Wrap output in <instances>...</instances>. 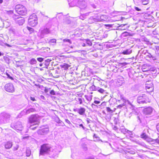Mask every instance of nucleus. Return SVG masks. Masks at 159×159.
<instances>
[{
  "label": "nucleus",
  "instance_id": "nucleus-1",
  "mask_svg": "<svg viewBox=\"0 0 159 159\" xmlns=\"http://www.w3.org/2000/svg\"><path fill=\"white\" fill-rule=\"evenodd\" d=\"M77 2L81 11L83 12V11L87 8L86 2L84 0H79L78 1L77 0H74L70 3V7L75 6Z\"/></svg>",
  "mask_w": 159,
  "mask_h": 159
},
{
  "label": "nucleus",
  "instance_id": "nucleus-2",
  "mask_svg": "<svg viewBox=\"0 0 159 159\" xmlns=\"http://www.w3.org/2000/svg\"><path fill=\"white\" fill-rule=\"evenodd\" d=\"M28 123L32 125H38L40 123L39 116L36 114L31 115L28 118Z\"/></svg>",
  "mask_w": 159,
  "mask_h": 159
},
{
  "label": "nucleus",
  "instance_id": "nucleus-3",
  "mask_svg": "<svg viewBox=\"0 0 159 159\" xmlns=\"http://www.w3.org/2000/svg\"><path fill=\"white\" fill-rule=\"evenodd\" d=\"M15 9L16 11L20 15L25 16L27 14V10L26 7L21 4L16 5Z\"/></svg>",
  "mask_w": 159,
  "mask_h": 159
},
{
  "label": "nucleus",
  "instance_id": "nucleus-4",
  "mask_svg": "<svg viewBox=\"0 0 159 159\" xmlns=\"http://www.w3.org/2000/svg\"><path fill=\"white\" fill-rule=\"evenodd\" d=\"M50 147L47 144H44L42 145L39 150V155H43L47 153L48 151H50Z\"/></svg>",
  "mask_w": 159,
  "mask_h": 159
},
{
  "label": "nucleus",
  "instance_id": "nucleus-5",
  "mask_svg": "<svg viewBox=\"0 0 159 159\" xmlns=\"http://www.w3.org/2000/svg\"><path fill=\"white\" fill-rule=\"evenodd\" d=\"M28 22L29 25L31 26L34 27L37 25L38 21L36 15H30L28 19Z\"/></svg>",
  "mask_w": 159,
  "mask_h": 159
},
{
  "label": "nucleus",
  "instance_id": "nucleus-6",
  "mask_svg": "<svg viewBox=\"0 0 159 159\" xmlns=\"http://www.w3.org/2000/svg\"><path fill=\"white\" fill-rule=\"evenodd\" d=\"M70 70H74L75 69H77V60L73 56H70Z\"/></svg>",
  "mask_w": 159,
  "mask_h": 159
},
{
  "label": "nucleus",
  "instance_id": "nucleus-7",
  "mask_svg": "<svg viewBox=\"0 0 159 159\" xmlns=\"http://www.w3.org/2000/svg\"><path fill=\"white\" fill-rule=\"evenodd\" d=\"M18 16L14 14L13 16V19L16 20V23L20 25H22L24 23L25 20L23 18L21 17H17Z\"/></svg>",
  "mask_w": 159,
  "mask_h": 159
},
{
  "label": "nucleus",
  "instance_id": "nucleus-8",
  "mask_svg": "<svg viewBox=\"0 0 159 159\" xmlns=\"http://www.w3.org/2000/svg\"><path fill=\"white\" fill-rule=\"evenodd\" d=\"M5 89L7 92L12 93L14 91V88L12 84L8 83L4 86Z\"/></svg>",
  "mask_w": 159,
  "mask_h": 159
},
{
  "label": "nucleus",
  "instance_id": "nucleus-9",
  "mask_svg": "<svg viewBox=\"0 0 159 159\" xmlns=\"http://www.w3.org/2000/svg\"><path fill=\"white\" fill-rule=\"evenodd\" d=\"M103 16H100L98 14H95L94 16H91L89 20H93V21L98 22L100 20V19H102Z\"/></svg>",
  "mask_w": 159,
  "mask_h": 159
},
{
  "label": "nucleus",
  "instance_id": "nucleus-10",
  "mask_svg": "<svg viewBox=\"0 0 159 159\" xmlns=\"http://www.w3.org/2000/svg\"><path fill=\"white\" fill-rule=\"evenodd\" d=\"M51 74L53 77L55 78L59 77L61 75V71L59 70V69L54 70L51 73Z\"/></svg>",
  "mask_w": 159,
  "mask_h": 159
},
{
  "label": "nucleus",
  "instance_id": "nucleus-11",
  "mask_svg": "<svg viewBox=\"0 0 159 159\" xmlns=\"http://www.w3.org/2000/svg\"><path fill=\"white\" fill-rule=\"evenodd\" d=\"M153 110L152 108L150 107L144 108L143 110V113L145 116H148L150 115L152 112Z\"/></svg>",
  "mask_w": 159,
  "mask_h": 159
},
{
  "label": "nucleus",
  "instance_id": "nucleus-12",
  "mask_svg": "<svg viewBox=\"0 0 159 159\" xmlns=\"http://www.w3.org/2000/svg\"><path fill=\"white\" fill-rule=\"evenodd\" d=\"M74 110L77 111L80 115H83L85 113V109L84 108L81 107L79 109H74Z\"/></svg>",
  "mask_w": 159,
  "mask_h": 159
},
{
  "label": "nucleus",
  "instance_id": "nucleus-13",
  "mask_svg": "<svg viewBox=\"0 0 159 159\" xmlns=\"http://www.w3.org/2000/svg\"><path fill=\"white\" fill-rule=\"evenodd\" d=\"M48 129L46 128H43L39 129L38 131L39 134L40 135L44 134L48 132Z\"/></svg>",
  "mask_w": 159,
  "mask_h": 159
},
{
  "label": "nucleus",
  "instance_id": "nucleus-14",
  "mask_svg": "<svg viewBox=\"0 0 159 159\" xmlns=\"http://www.w3.org/2000/svg\"><path fill=\"white\" fill-rule=\"evenodd\" d=\"M77 96L75 94H71L70 93V102L71 101H74L75 103H77Z\"/></svg>",
  "mask_w": 159,
  "mask_h": 159
},
{
  "label": "nucleus",
  "instance_id": "nucleus-15",
  "mask_svg": "<svg viewBox=\"0 0 159 159\" xmlns=\"http://www.w3.org/2000/svg\"><path fill=\"white\" fill-rule=\"evenodd\" d=\"M12 146V144L11 142L8 141L5 144V147L6 149H10Z\"/></svg>",
  "mask_w": 159,
  "mask_h": 159
},
{
  "label": "nucleus",
  "instance_id": "nucleus-16",
  "mask_svg": "<svg viewBox=\"0 0 159 159\" xmlns=\"http://www.w3.org/2000/svg\"><path fill=\"white\" fill-rule=\"evenodd\" d=\"M132 36V34L126 32L123 33H122L121 34V36L123 38L126 37Z\"/></svg>",
  "mask_w": 159,
  "mask_h": 159
},
{
  "label": "nucleus",
  "instance_id": "nucleus-17",
  "mask_svg": "<svg viewBox=\"0 0 159 159\" xmlns=\"http://www.w3.org/2000/svg\"><path fill=\"white\" fill-rule=\"evenodd\" d=\"M141 97H138L137 98V102L139 104H143L144 103H146L147 101V100H140Z\"/></svg>",
  "mask_w": 159,
  "mask_h": 159
},
{
  "label": "nucleus",
  "instance_id": "nucleus-18",
  "mask_svg": "<svg viewBox=\"0 0 159 159\" xmlns=\"http://www.w3.org/2000/svg\"><path fill=\"white\" fill-rule=\"evenodd\" d=\"M132 52V50L130 49H128L123 51L122 53L124 55H128L130 54Z\"/></svg>",
  "mask_w": 159,
  "mask_h": 159
},
{
  "label": "nucleus",
  "instance_id": "nucleus-19",
  "mask_svg": "<svg viewBox=\"0 0 159 159\" xmlns=\"http://www.w3.org/2000/svg\"><path fill=\"white\" fill-rule=\"evenodd\" d=\"M138 97H141L140 98H141L140 100H147L148 97L145 95V94H140V95Z\"/></svg>",
  "mask_w": 159,
  "mask_h": 159
},
{
  "label": "nucleus",
  "instance_id": "nucleus-20",
  "mask_svg": "<svg viewBox=\"0 0 159 159\" xmlns=\"http://www.w3.org/2000/svg\"><path fill=\"white\" fill-rule=\"evenodd\" d=\"M36 110L35 108H30L27 110L26 111V113L27 114H30L31 113L34 112Z\"/></svg>",
  "mask_w": 159,
  "mask_h": 159
},
{
  "label": "nucleus",
  "instance_id": "nucleus-21",
  "mask_svg": "<svg viewBox=\"0 0 159 159\" xmlns=\"http://www.w3.org/2000/svg\"><path fill=\"white\" fill-rule=\"evenodd\" d=\"M84 42L86 43L87 46H90L92 45V43L91 41L89 39H86L84 41Z\"/></svg>",
  "mask_w": 159,
  "mask_h": 159
},
{
  "label": "nucleus",
  "instance_id": "nucleus-22",
  "mask_svg": "<svg viewBox=\"0 0 159 159\" xmlns=\"http://www.w3.org/2000/svg\"><path fill=\"white\" fill-rule=\"evenodd\" d=\"M98 87L95 86L94 85H92L90 88L89 89L91 91L98 90Z\"/></svg>",
  "mask_w": 159,
  "mask_h": 159
},
{
  "label": "nucleus",
  "instance_id": "nucleus-23",
  "mask_svg": "<svg viewBox=\"0 0 159 159\" xmlns=\"http://www.w3.org/2000/svg\"><path fill=\"white\" fill-rule=\"evenodd\" d=\"M77 48V46L74 45L70 46V48H74V49L72 51H71L70 50V53L77 52V49H76Z\"/></svg>",
  "mask_w": 159,
  "mask_h": 159
},
{
  "label": "nucleus",
  "instance_id": "nucleus-24",
  "mask_svg": "<svg viewBox=\"0 0 159 159\" xmlns=\"http://www.w3.org/2000/svg\"><path fill=\"white\" fill-rule=\"evenodd\" d=\"M75 80V78L74 77L73 78H72V79L70 78V86H73V85H75V84H76V82H73L72 81L74 80Z\"/></svg>",
  "mask_w": 159,
  "mask_h": 159
},
{
  "label": "nucleus",
  "instance_id": "nucleus-25",
  "mask_svg": "<svg viewBox=\"0 0 159 159\" xmlns=\"http://www.w3.org/2000/svg\"><path fill=\"white\" fill-rule=\"evenodd\" d=\"M121 132L124 134L126 133L129 134H130V133H131V132L130 131L125 129H121Z\"/></svg>",
  "mask_w": 159,
  "mask_h": 159
},
{
  "label": "nucleus",
  "instance_id": "nucleus-26",
  "mask_svg": "<svg viewBox=\"0 0 159 159\" xmlns=\"http://www.w3.org/2000/svg\"><path fill=\"white\" fill-rule=\"evenodd\" d=\"M148 136L145 133H142L141 135V138L143 139L146 140Z\"/></svg>",
  "mask_w": 159,
  "mask_h": 159
},
{
  "label": "nucleus",
  "instance_id": "nucleus-27",
  "mask_svg": "<svg viewBox=\"0 0 159 159\" xmlns=\"http://www.w3.org/2000/svg\"><path fill=\"white\" fill-rule=\"evenodd\" d=\"M85 97L88 101H90L92 99V95H89V96L86 95L85 96Z\"/></svg>",
  "mask_w": 159,
  "mask_h": 159
},
{
  "label": "nucleus",
  "instance_id": "nucleus-28",
  "mask_svg": "<svg viewBox=\"0 0 159 159\" xmlns=\"http://www.w3.org/2000/svg\"><path fill=\"white\" fill-rule=\"evenodd\" d=\"M149 0H141L143 4L146 5L148 3Z\"/></svg>",
  "mask_w": 159,
  "mask_h": 159
},
{
  "label": "nucleus",
  "instance_id": "nucleus-29",
  "mask_svg": "<svg viewBox=\"0 0 159 159\" xmlns=\"http://www.w3.org/2000/svg\"><path fill=\"white\" fill-rule=\"evenodd\" d=\"M146 56L147 57H148L149 58H153L154 57L150 53H149L148 52L147 53H146Z\"/></svg>",
  "mask_w": 159,
  "mask_h": 159
},
{
  "label": "nucleus",
  "instance_id": "nucleus-30",
  "mask_svg": "<svg viewBox=\"0 0 159 159\" xmlns=\"http://www.w3.org/2000/svg\"><path fill=\"white\" fill-rule=\"evenodd\" d=\"M27 28L28 30L30 32V34L34 32V30L33 28L28 26L27 27Z\"/></svg>",
  "mask_w": 159,
  "mask_h": 159
},
{
  "label": "nucleus",
  "instance_id": "nucleus-31",
  "mask_svg": "<svg viewBox=\"0 0 159 159\" xmlns=\"http://www.w3.org/2000/svg\"><path fill=\"white\" fill-rule=\"evenodd\" d=\"M51 61V60L49 59H47L45 61V65L46 66H48L50 62Z\"/></svg>",
  "mask_w": 159,
  "mask_h": 159
},
{
  "label": "nucleus",
  "instance_id": "nucleus-32",
  "mask_svg": "<svg viewBox=\"0 0 159 159\" xmlns=\"http://www.w3.org/2000/svg\"><path fill=\"white\" fill-rule=\"evenodd\" d=\"M106 110L107 112L109 113H112L113 112V111L109 107H106Z\"/></svg>",
  "mask_w": 159,
  "mask_h": 159
},
{
  "label": "nucleus",
  "instance_id": "nucleus-33",
  "mask_svg": "<svg viewBox=\"0 0 159 159\" xmlns=\"http://www.w3.org/2000/svg\"><path fill=\"white\" fill-rule=\"evenodd\" d=\"M36 60L34 59L33 58L31 59L30 61V63L31 64H33L36 63Z\"/></svg>",
  "mask_w": 159,
  "mask_h": 159
},
{
  "label": "nucleus",
  "instance_id": "nucleus-34",
  "mask_svg": "<svg viewBox=\"0 0 159 159\" xmlns=\"http://www.w3.org/2000/svg\"><path fill=\"white\" fill-rule=\"evenodd\" d=\"M100 16H103V17L102 18V19H100V20L99 21H105V19H107V16L106 15H102V16L100 15Z\"/></svg>",
  "mask_w": 159,
  "mask_h": 159
},
{
  "label": "nucleus",
  "instance_id": "nucleus-35",
  "mask_svg": "<svg viewBox=\"0 0 159 159\" xmlns=\"http://www.w3.org/2000/svg\"><path fill=\"white\" fill-rule=\"evenodd\" d=\"M43 33L45 34H48L50 33V31L48 29L46 28L43 30Z\"/></svg>",
  "mask_w": 159,
  "mask_h": 159
},
{
  "label": "nucleus",
  "instance_id": "nucleus-36",
  "mask_svg": "<svg viewBox=\"0 0 159 159\" xmlns=\"http://www.w3.org/2000/svg\"><path fill=\"white\" fill-rule=\"evenodd\" d=\"M98 91L101 93H103L105 91L103 89L101 88L98 87Z\"/></svg>",
  "mask_w": 159,
  "mask_h": 159
},
{
  "label": "nucleus",
  "instance_id": "nucleus-37",
  "mask_svg": "<svg viewBox=\"0 0 159 159\" xmlns=\"http://www.w3.org/2000/svg\"><path fill=\"white\" fill-rule=\"evenodd\" d=\"M49 42L50 43H56V39H51Z\"/></svg>",
  "mask_w": 159,
  "mask_h": 159
},
{
  "label": "nucleus",
  "instance_id": "nucleus-38",
  "mask_svg": "<svg viewBox=\"0 0 159 159\" xmlns=\"http://www.w3.org/2000/svg\"><path fill=\"white\" fill-rule=\"evenodd\" d=\"M143 41L147 43V44H148L149 43H150V42L149 41L148 39L147 38H145L143 39Z\"/></svg>",
  "mask_w": 159,
  "mask_h": 159
},
{
  "label": "nucleus",
  "instance_id": "nucleus-39",
  "mask_svg": "<svg viewBox=\"0 0 159 159\" xmlns=\"http://www.w3.org/2000/svg\"><path fill=\"white\" fill-rule=\"evenodd\" d=\"M126 25L125 24H122L119 26L120 29V30H125V29L123 28V27L125 26Z\"/></svg>",
  "mask_w": 159,
  "mask_h": 159
},
{
  "label": "nucleus",
  "instance_id": "nucleus-40",
  "mask_svg": "<svg viewBox=\"0 0 159 159\" xmlns=\"http://www.w3.org/2000/svg\"><path fill=\"white\" fill-rule=\"evenodd\" d=\"M152 139L149 138L148 136L145 140L147 142L150 143L151 142L152 140Z\"/></svg>",
  "mask_w": 159,
  "mask_h": 159
},
{
  "label": "nucleus",
  "instance_id": "nucleus-41",
  "mask_svg": "<svg viewBox=\"0 0 159 159\" xmlns=\"http://www.w3.org/2000/svg\"><path fill=\"white\" fill-rule=\"evenodd\" d=\"M6 74L7 75V76L9 78V79L12 80H13V78L8 73L6 72Z\"/></svg>",
  "mask_w": 159,
  "mask_h": 159
},
{
  "label": "nucleus",
  "instance_id": "nucleus-42",
  "mask_svg": "<svg viewBox=\"0 0 159 159\" xmlns=\"http://www.w3.org/2000/svg\"><path fill=\"white\" fill-rule=\"evenodd\" d=\"M114 25H111V24H107L105 25L106 27H107L109 28H113L114 27Z\"/></svg>",
  "mask_w": 159,
  "mask_h": 159
},
{
  "label": "nucleus",
  "instance_id": "nucleus-43",
  "mask_svg": "<svg viewBox=\"0 0 159 159\" xmlns=\"http://www.w3.org/2000/svg\"><path fill=\"white\" fill-rule=\"evenodd\" d=\"M120 66H125L127 64V63L126 62H123L119 63Z\"/></svg>",
  "mask_w": 159,
  "mask_h": 159
},
{
  "label": "nucleus",
  "instance_id": "nucleus-44",
  "mask_svg": "<svg viewBox=\"0 0 159 159\" xmlns=\"http://www.w3.org/2000/svg\"><path fill=\"white\" fill-rule=\"evenodd\" d=\"M37 60L39 62H42L43 60V59L42 57H39L37 58Z\"/></svg>",
  "mask_w": 159,
  "mask_h": 159
},
{
  "label": "nucleus",
  "instance_id": "nucleus-45",
  "mask_svg": "<svg viewBox=\"0 0 159 159\" xmlns=\"http://www.w3.org/2000/svg\"><path fill=\"white\" fill-rule=\"evenodd\" d=\"M113 121L114 122V124L115 125H117V124L118 119L116 118V117H114Z\"/></svg>",
  "mask_w": 159,
  "mask_h": 159
},
{
  "label": "nucleus",
  "instance_id": "nucleus-46",
  "mask_svg": "<svg viewBox=\"0 0 159 159\" xmlns=\"http://www.w3.org/2000/svg\"><path fill=\"white\" fill-rule=\"evenodd\" d=\"M77 88L78 86H77L73 85L70 86V89H77Z\"/></svg>",
  "mask_w": 159,
  "mask_h": 159
},
{
  "label": "nucleus",
  "instance_id": "nucleus-47",
  "mask_svg": "<svg viewBox=\"0 0 159 159\" xmlns=\"http://www.w3.org/2000/svg\"><path fill=\"white\" fill-rule=\"evenodd\" d=\"M7 13L8 15H10L12 14L13 13V11L12 10L7 11Z\"/></svg>",
  "mask_w": 159,
  "mask_h": 159
},
{
  "label": "nucleus",
  "instance_id": "nucleus-48",
  "mask_svg": "<svg viewBox=\"0 0 159 159\" xmlns=\"http://www.w3.org/2000/svg\"><path fill=\"white\" fill-rule=\"evenodd\" d=\"M149 44H150V46H149V48H152L153 49H154L155 48H154V47L155 46H153L152 45V44L150 42V43H149Z\"/></svg>",
  "mask_w": 159,
  "mask_h": 159
},
{
  "label": "nucleus",
  "instance_id": "nucleus-49",
  "mask_svg": "<svg viewBox=\"0 0 159 159\" xmlns=\"http://www.w3.org/2000/svg\"><path fill=\"white\" fill-rule=\"evenodd\" d=\"M19 148V146L18 145H16L15 146H14L13 148V150L14 151L17 150Z\"/></svg>",
  "mask_w": 159,
  "mask_h": 159
},
{
  "label": "nucleus",
  "instance_id": "nucleus-50",
  "mask_svg": "<svg viewBox=\"0 0 159 159\" xmlns=\"http://www.w3.org/2000/svg\"><path fill=\"white\" fill-rule=\"evenodd\" d=\"M50 93L51 95H55V92L53 90H52L50 92Z\"/></svg>",
  "mask_w": 159,
  "mask_h": 159
},
{
  "label": "nucleus",
  "instance_id": "nucleus-51",
  "mask_svg": "<svg viewBox=\"0 0 159 159\" xmlns=\"http://www.w3.org/2000/svg\"><path fill=\"white\" fill-rule=\"evenodd\" d=\"M106 102H102L100 104V105H99V106H100L102 107V106H106Z\"/></svg>",
  "mask_w": 159,
  "mask_h": 159
},
{
  "label": "nucleus",
  "instance_id": "nucleus-52",
  "mask_svg": "<svg viewBox=\"0 0 159 159\" xmlns=\"http://www.w3.org/2000/svg\"><path fill=\"white\" fill-rule=\"evenodd\" d=\"M77 100H78L80 102V104H81L82 103V99L81 98H78L77 97Z\"/></svg>",
  "mask_w": 159,
  "mask_h": 159
},
{
  "label": "nucleus",
  "instance_id": "nucleus-53",
  "mask_svg": "<svg viewBox=\"0 0 159 159\" xmlns=\"http://www.w3.org/2000/svg\"><path fill=\"white\" fill-rule=\"evenodd\" d=\"M86 121L88 124H89L90 123L92 122V121L88 118H87Z\"/></svg>",
  "mask_w": 159,
  "mask_h": 159
},
{
  "label": "nucleus",
  "instance_id": "nucleus-54",
  "mask_svg": "<svg viewBox=\"0 0 159 159\" xmlns=\"http://www.w3.org/2000/svg\"><path fill=\"white\" fill-rule=\"evenodd\" d=\"M154 140L156 143H157L158 144H159V136L157 138Z\"/></svg>",
  "mask_w": 159,
  "mask_h": 159
},
{
  "label": "nucleus",
  "instance_id": "nucleus-55",
  "mask_svg": "<svg viewBox=\"0 0 159 159\" xmlns=\"http://www.w3.org/2000/svg\"><path fill=\"white\" fill-rule=\"evenodd\" d=\"M93 138H95L96 139H98V140H99V137L97 136V135L95 134H94L93 136Z\"/></svg>",
  "mask_w": 159,
  "mask_h": 159
},
{
  "label": "nucleus",
  "instance_id": "nucleus-56",
  "mask_svg": "<svg viewBox=\"0 0 159 159\" xmlns=\"http://www.w3.org/2000/svg\"><path fill=\"white\" fill-rule=\"evenodd\" d=\"M155 143L156 142L155 141V140L153 139H152V140L150 143L152 144H155Z\"/></svg>",
  "mask_w": 159,
  "mask_h": 159
},
{
  "label": "nucleus",
  "instance_id": "nucleus-57",
  "mask_svg": "<svg viewBox=\"0 0 159 159\" xmlns=\"http://www.w3.org/2000/svg\"><path fill=\"white\" fill-rule=\"evenodd\" d=\"M100 103V101L97 100H95L94 102V103L96 104H98Z\"/></svg>",
  "mask_w": 159,
  "mask_h": 159
},
{
  "label": "nucleus",
  "instance_id": "nucleus-58",
  "mask_svg": "<svg viewBox=\"0 0 159 159\" xmlns=\"http://www.w3.org/2000/svg\"><path fill=\"white\" fill-rule=\"evenodd\" d=\"M148 52V51L147 50H143V52H142V54H144V55H146V53H147V52Z\"/></svg>",
  "mask_w": 159,
  "mask_h": 159
},
{
  "label": "nucleus",
  "instance_id": "nucleus-59",
  "mask_svg": "<svg viewBox=\"0 0 159 159\" xmlns=\"http://www.w3.org/2000/svg\"><path fill=\"white\" fill-rule=\"evenodd\" d=\"M134 8L136 11H140L141 10L140 8L137 7H135Z\"/></svg>",
  "mask_w": 159,
  "mask_h": 159
},
{
  "label": "nucleus",
  "instance_id": "nucleus-60",
  "mask_svg": "<svg viewBox=\"0 0 159 159\" xmlns=\"http://www.w3.org/2000/svg\"><path fill=\"white\" fill-rule=\"evenodd\" d=\"M156 128L158 132H159V123H158L156 125Z\"/></svg>",
  "mask_w": 159,
  "mask_h": 159
},
{
  "label": "nucleus",
  "instance_id": "nucleus-61",
  "mask_svg": "<svg viewBox=\"0 0 159 159\" xmlns=\"http://www.w3.org/2000/svg\"><path fill=\"white\" fill-rule=\"evenodd\" d=\"M79 126L80 127H82L83 129L85 130L86 128L83 126V124H80Z\"/></svg>",
  "mask_w": 159,
  "mask_h": 159
},
{
  "label": "nucleus",
  "instance_id": "nucleus-62",
  "mask_svg": "<svg viewBox=\"0 0 159 159\" xmlns=\"http://www.w3.org/2000/svg\"><path fill=\"white\" fill-rule=\"evenodd\" d=\"M135 142L137 144H139L141 145H143L142 143H141L140 142H139V141H135Z\"/></svg>",
  "mask_w": 159,
  "mask_h": 159
},
{
  "label": "nucleus",
  "instance_id": "nucleus-63",
  "mask_svg": "<svg viewBox=\"0 0 159 159\" xmlns=\"http://www.w3.org/2000/svg\"><path fill=\"white\" fill-rule=\"evenodd\" d=\"M30 99L32 101H34L36 100L35 99L34 97H30Z\"/></svg>",
  "mask_w": 159,
  "mask_h": 159
},
{
  "label": "nucleus",
  "instance_id": "nucleus-64",
  "mask_svg": "<svg viewBox=\"0 0 159 159\" xmlns=\"http://www.w3.org/2000/svg\"><path fill=\"white\" fill-rule=\"evenodd\" d=\"M154 48L157 51H159V46H155Z\"/></svg>",
  "mask_w": 159,
  "mask_h": 159
}]
</instances>
